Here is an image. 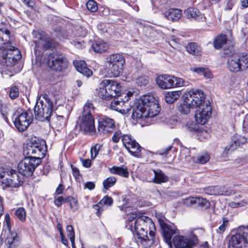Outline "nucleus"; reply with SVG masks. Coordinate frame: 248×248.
Here are the masks:
<instances>
[{"mask_svg": "<svg viewBox=\"0 0 248 248\" xmlns=\"http://www.w3.org/2000/svg\"><path fill=\"white\" fill-rule=\"evenodd\" d=\"M5 240V245L9 248H16L19 244V237L16 232H12L11 230Z\"/></svg>", "mask_w": 248, "mask_h": 248, "instance_id": "obj_25", "label": "nucleus"}, {"mask_svg": "<svg viewBox=\"0 0 248 248\" xmlns=\"http://www.w3.org/2000/svg\"><path fill=\"white\" fill-rule=\"evenodd\" d=\"M122 132L120 130H117L114 133L112 137V140L114 143H117L119 141L120 139L122 138Z\"/></svg>", "mask_w": 248, "mask_h": 248, "instance_id": "obj_56", "label": "nucleus"}, {"mask_svg": "<svg viewBox=\"0 0 248 248\" xmlns=\"http://www.w3.org/2000/svg\"><path fill=\"white\" fill-rule=\"evenodd\" d=\"M240 59V66L241 71L248 68V54L242 53L238 54Z\"/></svg>", "mask_w": 248, "mask_h": 248, "instance_id": "obj_36", "label": "nucleus"}, {"mask_svg": "<svg viewBox=\"0 0 248 248\" xmlns=\"http://www.w3.org/2000/svg\"><path fill=\"white\" fill-rule=\"evenodd\" d=\"M65 202L69 204L71 209L75 212L78 208V201L72 196H68L65 198Z\"/></svg>", "mask_w": 248, "mask_h": 248, "instance_id": "obj_38", "label": "nucleus"}, {"mask_svg": "<svg viewBox=\"0 0 248 248\" xmlns=\"http://www.w3.org/2000/svg\"><path fill=\"white\" fill-rule=\"evenodd\" d=\"M71 167L72 170L73 175L76 179H78L80 176L79 170L72 165H71Z\"/></svg>", "mask_w": 248, "mask_h": 248, "instance_id": "obj_60", "label": "nucleus"}, {"mask_svg": "<svg viewBox=\"0 0 248 248\" xmlns=\"http://www.w3.org/2000/svg\"><path fill=\"white\" fill-rule=\"evenodd\" d=\"M73 64L77 71L83 75L89 77L93 74L92 71L87 67L85 61L76 60L73 62Z\"/></svg>", "mask_w": 248, "mask_h": 248, "instance_id": "obj_24", "label": "nucleus"}, {"mask_svg": "<svg viewBox=\"0 0 248 248\" xmlns=\"http://www.w3.org/2000/svg\"><path fill=\"white\" fill-rule=\"evenodd\" d=\"M198 132V136L200 140L204 139H207L209 137V134L206 130H200Z\"/></svg>", "mask_w": 248, "mask_h": 248, "instance_id": "obj_58", "label": "nucleus"}, {"mask_svg": "<svg viewBox=\"0 0 248 248\" xmlns=\"http://www.w3.org/2000/svg\"><path fill=\"white\" fill-rule=\"evenodd\" d=\"M64 202H66L65 199L62 196L55 197L54 203L57 207H60Z\"/></svg>", "mask_w": 248, "mask_h": 248, "instance_id": "obj_59", "label": "nucleus"}, {"mask_svg": "<svg viewBox=\"0 0 248 248\" xmlns=\"http://www.w3.org/2000/svg\"><path fill=\"white\" fill-rule=\"evenodd\" d=\"M125 148L129 153L135 156L138 155V154L140 152L141 149L139 144L135 140L132 142L131 144H129V147L126 146Z\"/></svg>", "mask_w": 248, "mask_h": 248, "instance_id": "obj_34", "label": "nucleus"}, {"mask_svg": "<svg viewBox=\"0 0 248 248\" xmlns=\"http://www.w3.org/2000/svg\"><path fill=\"white\" fill-rule=\"evenodd\" d=\"M125 64L124 57L119 53L108 56L105 61L106 76L109 78L118 77L123 72Z\"/></svg>", "mask_w": 248, "mask_h": 248, "instance_id": "obj_4", "label": "nucleus"}, {"mask_svg": "<svg viewBox=\"0 0 248 248\" xmlns=\"http://www.w3.org/2000/svg\"><path fill=\"white\" fill-rule=\"evenodd\" d=\"M186 49L188 53L198 55L200 54L201 48L195 43H191L188 44L186 46Z\"/></svg>", "mask_w": 248, "mask_h": 248, "instance_id": "obj_37", "label": "nucleus"}, {"mask_svg": "<svg viewBox=\"0 0 248 248\" xmlns=\"http://www.w3.org/2000/svg\"><path fill=\"white\" fill-rule=\"evenodd\" d=\"M248 243V234L245 227H239L235 234H232L228 242V248H245Z\"/></svg>", "mask_w": 248, "mask_h": 248, "instance_id": "obj_10", "label": "nucleus"}, {"mask_svg": "<svg viewBox=\"0 0 248 248\" xmlns=\"http://www.w3.org/2000/svg\"><path fill=\"white\" fill-rule=\"evenodd\" d=\"M173 79L174 85L173 86V88L175 87H182L186 85V81L183 78L174 77Z\"/></svg>", "mask_w": 248, "mask_h": 248, "instance_id": "obj_51", "label": "nucleus"}, {"mask_svg": "<svg viewBox=\"0 0 248 248\" xmlns=\"http://www.w3.org/2000/svg\"><path fill=\"white\" fill-rule=\"evenodd\" d=\"M247 203V202L244 200L240 202H232L229 203V206L232 208H236L244 206L246 205Z\"/></svg>", "mask_w": 248, "mask_h": 248, "instance_id": "obj_57", "label": "nucleus"}, {"mask_svg": "<svg viewBox=\"0 0 248 248\" xmlns=\"http://www.w3.org/2000/svg\"><path fill=\"white\" fill-rule=\"evenodd\" d=\"M196 207L208 208L210 206V203L205 199L201 197H196Z\"/></svg>", "mask_w": 248, "mask_h": 248, "instance_id": "obj_42", "label": "nucleus"}, {"mask_svg": "<svg viewBox=\"0 0 248 248\" xmlns=\"http://www.w3.org/2000/svg\"><path fill=\"white\" fill-rule=\"evenodd\" d=\"M174 76L169 75H161L156 78L158 86L162 89H168L173 88L174 84Z\"/></svg>", "mask_w": 248, "mask_h": 248, "instance_id": "obj_19", "label": "nucleus"}, {"mask_svg": "<svg viewBox=\"0 0 248 248\" xmlns=\"http://www.w3.org/2000/svg\"><path fill=\"white\" fill-rule=\"evenodd\" d=\"M126 103L122 98L117 96V98H115L111 102L110 107L112 109L122 114H125L128 111V108L126 107Z\"/></svg>", "mask_w": 248, "mask_h": 248, "instance_id": "obj_23", "label": "nucleus"}, {"mask_svg": "<svg viewBox=\"0 0 248 248\" xmlns=\"http://www.w3.org/2000/svg\"><path fill=\"white\" fill-rule=\"evenodd\" d=\"M217 187H216V186H211L206 187L204 189V192L205 193L209 195H217Z\"/></svg>", "mask_w": 248, "mask_h": 248, "instance_id": "obj_54", "label": "nucleus"}, {"mask_svg": "<svg viewBox=\"0 0 248 248\" xmlns=\"http://www.w3.org/2000/svg\"><path fill=\"white\" fill-rule=\"evenodd\" d=\"M227 36L225 34H219L214 40V46L216 49H219L227 44Z\"/></svg>", "mask_w": 248, "mask_h": 248, "instance_id": "obj_30", "label": "nucleus"}, {"mask_svg": "<svg viewBox=\"0 0 248 248\" xmlns=\"http://www.w3.org/2000/svg\"><path fill=\"white\" fill-rule=\"evenodd\" d=\"M148 77L145 76H141L138 77L136 80V83L139 86H145L148 83Z\"/></svg>", "mask_w": 248, "mask_h": 248, "instance_id": "obj_43", "label": "nucleus"}, {"mask_svg": "<svg viewBox=\"0 0 248 248\" xmlns=\"http://www.w3.org/2000/svg\"><path fill=\"white\" fill-rule=\"evenodd\" d=\"M184 14L188 19L200 20L203 18V15L201 12L197 9L192 7L185 10Z\"/></svg>", "mask_w": 248, "mask_h": 248, "instance_id": "obj_26", "label": "nucleus"}, {"mask_svg": "<svg viewBox=\"0 0 248 248\" xmlns=\"http://www.w3.org/2000/svg\"><path fill=\"white\" fill-rule=\"evenodd\" d=\"M93 48L95 52L103 53L108 49V45L102 40H98L93 44Z\"/></svg>", "mask_w": 248, "mask_h": 248, "instance_id": "obj_32", "label": "nucleus"}, {"mask_svg": "<svg viewBox=\"0 0 248 248\" xmlns=\"http://www.w3.org/2000/svg\"><path fill=\"white\" fill-rule=\"evenodd\" d=\"M115 127L113 119L106 116H102L98 119V130L104 134L111 132Z\"/></svg>", "mask_w": 248, "mask_h": 248, "instance_id": "obj_18", "label": "nucleus"}, {"mask_svg": "<svg viewBox=\"0 0 248 248\" xmlns=\"http://www.w3.org/2000/svg\"><path fill=\"white\" fill-rule=\"evenodd\" d=\"M190 108H191V107L187 102H184V104H181L178 108L179 111L183 114H188L189 112Z\"/></svg>", "mask_w": 248, "mask_h": 248, "instance_id": "obj_44", "label": "nucleus"}, {"mask_svg": "<svg viewBox=\"0 0 248 248\" xmlns=\"http://www.w3.org/2000/svg\"><path fill=\"white\" fill-rule=\"evenodd\" d=\"M125 227L136 232L137 236V242L143 248H149L154 243L155 238V226L151 218L146 216H142L137 219L132 217L127 220Z\"/></svg>", "mask_w": 248, "mask_h": 248, "instance_id": "obj_2", "label": "nucleus"}, {"mask_svg": "<svg viewBox=\"0 0 248 248\" xmlns=\"http://www.w3.org/2000/svg\"><path fill=\"white\" fill-rule=\"evenodd\" d=\"M66 232L67 236L70 240L75 239V232L73 226L72 225H68L66 227Z\"/></svg>", "mask_w": 248, "mask_h": 248, "instance_id": "obj_53", "label": "nucleus"}, {"mask_svg": "<svg viewBox=\"0 0 248 248\" xmlns=\"http://www.w3.org/2000/svg\"><path fill=\"white\" fill-rule=\"evenodd\" d=\"M197 237L192 234L189 237L177 235L173 238V244L175 248H191L198 243Z\"/></svg>", "mask_w": 248, "mask_h": 248, "instance_id": "obj_13", "label": "nucleus"}, {"mask_svg": "<svg viewBox=\"0 0 248 248\" xmlns=\"http://www.w3.org/2000/svg\"><path fill=\"white\" fill-rule=\"evenodd\" d=\"M113 201L111 197L108 196H105L97 204L93 206L95 210H97L96 214L98 216H100L101 214V211L103 209L100 207V205L111 206L113 203Z\"/></svg>", "mask_w": 248, "mask_h": 248, "instance_id": "obj_27", "label": "nucleus"}, {"mask_svg": "<svg viewBox=\"0 0 248 248\" xmlns=\"http://www.w3.org/2000/svg\"><path fill=\"white\" fill-rule=\"evenodd\" d=\"M94 110V108L93 104L91 102L87 101L84 106L82 115L93 116L92 114Z\"/></svg>", "mask_w": 248, "mask_h": 248, "instance_id": "obj_39", "label": "nucleus"}, {"mask_svg": "<svg viewBox=\"0 0 248 248\" xmlns=\"http://www.w3.org/2000/svg\"><path fill=\"white\" fill-rule=\"evenodd\" d=\"M184 102H187L191 108H200L204 105L205 95L202 91L199 89H191L183 96Z\"/></svg>", "mask_w": 248, "mask_h": 248, "instance_id": "obj_7", "label": "nucleus"}, {"mask_svg": "<svg viewBox=\"0 0 248 248\" xmlns=\"http://www.w3.org/2000/svg\"><path fill=\"white\" fill-rule=\"evenodd\" d=\"M211 112L212 108L211 106L207 104L199 108V109L195 111V118L196 121L201 124H204L210 117Z\"/></svg>", "mask_w": 248, "mask_h": 248, "instance_id": "obj_17", "label": "nucleus"}, {"mask_svg": "<svg viewBox=\"0 0 248 248\" xmlns=\"http://www.w3.org/2000/svg\"><path fill=\"white\" fill-rule=\"evenodd\" d=\"M234 3L232 0H229L227 2L224 9L225 10H230L232 9Z\"/></svg>", "mask_w": 248, "mask_h": 248, "instance_id": "obj_64", "label": "nucleus"}, {"mask_svg": "<svg viewBox=\"0 0 248 248\" xmlns=\"http://www.w3.org/2000/svg\"><path fill=\"white\" fill-rule=\"evenodd\" d=\"M87 9L92 12L97 11L98 7L96 2L93 0H89L86 4Z\"/></svg>", "mask_w": 248, "mask_h": 248, "instance_id": "obj_46", "label": "nucleus"}, {"mask_svg": "<svg viewBox=\"0 0 248 248\" xmlns=\"http://www.w3.org/2000/svg\"><path fill=\"white\" fill-rule=\"evenodd\" d=\"M19 95L18 88L16 86L12 87L9 93V96L12 99H15Z\"/></svg>", "mask_w": 248, "mask_h": 248, "instance_id": "obj_49", "label": "nucleus"}, {"mask_svg": "<svg viewBox=\"0 0 248 248\" xmlns=\"http://www.w3.org/2000/svg\"><path fill=\"white\" fill-rule=\"evenodd\" d=\"M210 158V156L208 153H203L197 156L192 157V159L195 163L204 164L208 162Z\"/></svg>", "mask_w": 248, "mask_h": 248, "instance_id": "obj_33", "label": "nucleus"}, {"mask_svg": "<svg viewBox=\"0 0 248 248\" xmlns=\"http://www.w3.org/2000/svg\"><path fill=\"white\" fill-rule=\"evenodd\" d=\"M8 108L6 106H1L0 108V112L3 117L4 119H7V113H8Z\"/></svg>", "mask_w": 248, "mask_h": 248, "instance_id": "obj_62", "label": "nucleus"}, {"mask_svg": "<svg viewBox=\"0 0 248 248\" xmlns=\"http://www.w3.org/2000/svg\"><path fill=\"white\" fill-rule=\"evenodd\" d=\"M95 187V184L93 182H87L84 184V188L89 190H93Z\"/></svg>", "mask_w": 248, "mask_h": 248, "instance_id": "obj_61", "label": "nucleus"}, {"mask_svg": "<svg viewBox=\"0 0 248 248\" xmlns=\"http://www.w3.org/2000/svg\"><path fill=\"white\" fill-rule=\"evenodd\" d=\"M184 204L187 206L196 207V197H189L184 200Z\"/></svg>", "mask_w": 248, "mask_h": 248, "instance_id": "obj_52", "label": "nucleus"}, {"mask_svg": "<svg viewBox=\"0 0 248 248\" xmlns=\"http://www.w3.org/2000/svg\"><path fill=\"white\" fill-rule=\"evenodd\" d=\"M165 16L169 20L176 21L181 17V11L178 9H170L166 12Z\"/></svg>", "mask_w": 248, "mask_h": 248, "instance_id": "obj_31", "label": "nucleus"}, {"mask_svg": "<svg viewBox=\"0 0 248 248\" xmlns=\"http://www.w3.org/2000/svg\"><path fill=\"white\" fill-rule=\"evenodd\" d=\"M143 102L146 108V117H154L160 111L159 104L156 99L152 95H145L143 97Z\"/></svg>", "mask_w": 248, "mask_h": 248, "instance_id": "obj_14", "label": "nucleus"}, {"mask_svg": "<svg viewBox=\"0 0 248 248\" xmlns=\"http://www.w3.org/2000/svg\"><path fill=\"white\" fill-rule=\"evenodd\" d=\"M116 182V179L115 177L110 176L104 180L103 185L104 188L108 189L113 186Z\"/></svg>", "mask_w": 248, "mask_h": 248, "instance_id": "obj_40", "label": "nucleus"}, {"mask_svg": "<svg viewBox=\"0 0 248 248\" xmlns=\"http://www.w3.org/2000/svg\"><path fill=\"white\" fill-rule=\"evenodd\" d=\"M10 34L8 30L0 29V49L3 50L2 58L0 60V69L2 71L8 70V68L15 65L21 58L19 49L8 42Z\"/></svg>", "mask_w": 248, "mask_h": 248, "instance_id": "obj_3", "label": "nucleus"}, {"mask_svg": "<svg viewBox=\"0 0 248 248\" xmlns=\"http://www.w3.org/2000/svg\"><path fill=\"white\" fill-rule=\"evenodd\" d=\"M121 91L120 84L113 80L105 79L100 84L97 92L98 96L103 99L109 100L120 96Z\"/></svg>", "mask_w": 248, "mask_h": 248, "instance_id": "obj_6", "label": "nucleus"}, {"mask_svg": "<svg viewBox=\"0 0 248 248\" xmlns=\"http://www.w3.org/2000/svg\"><path fill=\"white\" fill-rule=\"evenodd\" d=\"M109 171L112 174H117L125 178H127L129 176V172L125 166H113L109 169Z\"/></svg>", "mask_w": 248, "mask_h": 248, "instance_id": "obj_28", "label": "nucleus"}, {"mask_svg": "<svg viewBox=\"0 0 248 248\" xmlns=\"http://www.w3.org/2000/svg\"><path fill=\"white\" fill-rule=\"evenodd\" d=\"M191 70L200 75H203L205 78H211L212 77V73L208 68L202 67H192L191 68Z\"/></svg>", "mask_w": 248, "mask_h": 248, "instance_id": "obj_35", "label": "nucleus"}, {"mask_svg": "<svg viewBox=\"0 0 248 248\" xmlns=\"http://www.w3.org/2000/svg\"><path fill=\"white\" fill-rule=\"evenodd\" d=\"M134 140H133L130 136L128 135H123L122 141L125 147L126 146H129V144H131L132 142H133Z\"/></svg>", "mask_w": 248, "mask_h": 248, "instance_id": "obj_50", "label": "nucleus"}, {"mask_svg": "<svg viewBox=\"0 0 248 248\" xmlns=\"http://www.w3.org/2000/svg\"><path fill=\"white\" fill-rule=\"evenodd\" d=\"M73 44L78 48H81L85 44L84 41H73Z\"/></svg>", "mask_w": 248, "mask_h": 248, "instance_id": "obj_63", "label": "nucleus"}, {"mask_svg": "<svg viewBox=\"0 0 248 248\" xmlns=\"http://www.w3.org/2000/svg\"><path fill=\"white\" fill-rule=\"evenodd\" d=\"M149 173L152 175V177H146V180L149 182L159 184L168 181V177L161 170H153L149 171Z\"/></svg>", "mask_w": 248, "mask_h": 248, "instance_id": "obj_21", "label": "nucleus"}, {"mask_svg": "<svg viewBox=\"0 0 248 248\" xmlns=\"http://www.w3.org/2000/svg\"><path fill=\"white\" fill-rule=\"evenodd\" d=\"M216 187H217V195H224L229 196L231 194L232 192L228 190L227 188L222 186H216Z\"/></svg>", "mask_w": 248, "mask_h": 248, "instance_id": "obj_45", "label": "nucleus"}, {"mask_svg": "<svg viewBox=\"0 0 248 248\" xmlns=\"http://www.w3.org/2000/svg\"><path fill=\"white\" fill-rule=\"evenodd\" d=\"M172 146L171 145H169L167 147L160 150H158L156 151L155 154L159 155H163L165 157H167L168 155L170 153V152L171 151Z\"/></svg>", "mask_w": 248, "mask_h": 248, "instance_id": "obj_48", "label": "nucleus"}, {"mask_svg": "<svg viewBox=\"0 0 248 248\" xmlns=\"http://www.w3.org/2000/svg\"><path fill=\"white\" fill-rule=\"evenodd\" d=\"M35 40V51L41 50H46L52 46V40L44 32L34 31Z\"/></svg>", "mask_w": 248, "mask_h": 248, "instance_id": "obj_12", "label": "nucleus"}, {"mask_svg": "<svg viewBox=\"0 0 248 248\" xmlns=\"http://www.w3.org/2000/svg\"><path fill=\"white\" fill-rule=\"evenodd\" d=\"M100 148V145L96 144L94 147H92L91 149V158L94 159L98 154V151Z\"/></svg>", "mask_w": 248, "mask_h": 248, "instance_id": "obj_55", "label": "nucleus"}, {"mask_svg": "<svg viewBox=\"0 0 248 248\" xmlns=\"http://www.w3.org/2000/svg\"><path fill=\"white\" fill-rule=\"evenodd\" d=\"M13 119L15 127L20 132L25 131L31 124L33 116L31 112L17 110L13 115Z\"/></svg>", "mask_w": 248, "mask_h": 248, "instance_id": "obj_8", "label": "nucleus"}, {"mask_svg": "<svg viewBox=\"0 0 248 248\" xmlns=\"http://www.w3.org/2000/svg\"><path fill=\"white\" fill-rule=\"evenodd\" d=\"M229 225V220L227 217L222 218V224L218 227L217 232L219 233H223Z\"/></svg>", "mask_w": 248, "mask_h": 248, "instance_id": "obj_47", "label": "nucleus"}, {"mask_svg": "<svg viewBox=\"0 0 248 248\" xmlns=\"http://www.w3.org/2000/svg\"><path fill=\"white\" fill-rule=\"evenodd\" d=\"M143 102V97L136 104L133 109L132 117L134 120H138L142 118H146V109Z\"/></svg>", "mask_w": 248, "mask_h": 248, "instance_id": "obj_20", "label": "nucleus"}, {"mask_svg": "<svg viewBox=\"0 0 248 248\" xmlns=\"http://www.w3.org/2000/svg\"><path fill=\"white\" fill-rule=\"evenodd\" d=\"M47 63L51 69L56 71H62L67 68L68 61L63 54L57 51L48 55Z\"/></svg>", "mask_w": 248, "mask_h": 248, "instance_id": "obj_9", "label": "nucleus"}, {"mask_svg": "<svg viewBox=\"0 0 248 248\" xmlns=\"http://www.w3.org/2000/svg\"><path fill=\"white\" fill-rule=\"evenodd\" d=\"M53 111V103L45 94L40 96L34 107L35 118L39 121L48 120Z\"/></svg>", "mask_w": 248, "mask_h": 248, "instance_id": "obj_5", "label": "nucleus"}, {"mask_svg": "<svg viewBox=\"0 0 248 248\" xmlns=\"http://www.w3.org/2000/svg\"><path fill=\"white\" fill-rule=\"evenodd\" d=\"M15 215L21 221H24L25 220L26 218V213L24 208H18L15 211Z\"/></svg>", "mask_w": 248, "mask_h": 248, "instance_id": "obj_41", "label": "nucleus"}, {"mask_svg": "<svg viewBox=\"0 0 248 248\" xmlns=\"http://www.w3.org/2000/svg\"><path fill=\"white\" fill-rule=\"evenodd\" d=\"M180 91L168 92L165 95V100L168 104H172L180 96Z\"/></svg>", "mask_w": 248, "mask_h": 248, "instance_id": "obj_29", "label": "nucleus"}, {"mask_svg": "<svg viewBox=\"0 0 248 248\" xmlns=\"http://www.w3.org/2000/svg\"><path fill=\"white\" fill-rule=\"evenodd\" d=\"M46 149L43 145L34 140L24 147L25 157L18 164V172L10 168H0V185L3 188L19 187L24 181V176H31L36 167L42 162Z\"/></svg>", "mask_w": 248, "mask_h": 248, "instance_id": "obj_1", "label": "nucleus"}, {"mask_svg": "<svg viewBox=\"0 0 248 248\" xmlns=\"http://www.w3.org/2000/svg\"><path fill=\"white\" fill-rule=\"evenodd\" d=\"M246 142L247 139L245 137L237 135H235L232 139L231 144L225 147L224 152L227 154L230 151H234L238 146L244 144Z\"/></svg>", "mask_w": 248, "mask_h": 248, "instance_id": "obj_22", "label": "nucleus"}, {"mask_svg": "<svg viewBox=\"0 0 248 248\" xmlns=\"http://www.w3.org/2000/svg\"><path fill=\"white\" fill-rule=\"evenodd\" d=\"M222 54L224 57L228 58L227 67L231 72L237 73L241 71L238 54L234 53L232 46L224 48Z\"/></svg>", "mask_w": 248, "mask_h": 248, "instance_id": "obj_11", "label": "nucleus"}, {"mask_svg": "<svg viewBox=\"0 0 248 248\" xmlns=\"http://www.w3.org/2000/svg\"><path fill=\"white\" fill-rule=\"evenodd\" d=\"M79 125L80 130L86 134L93 135L95 133L94 119L93 116L82 115Z\"/></svg>", "mask_w": 248, "mask_h": 248, "instance_id": "obj_16", "label": "nucleus"}, {"mask_svg": "<svg viewBox=\"0 0 248 248\" xmlns=\"http://www.w3.org/2000/svg\"><path fill=\"white\" fill-rule=\"evenodd\" d=\"M158 222L162 231L163 238L165 242L171 246V239L173 234L176 232V228L173 224L167 223L165 218H158Z\"/></svg>", "mask_w": 248, "mask_h": 248, "instance_id": "obj_15", "label": "nucleus"}]
</instances>
